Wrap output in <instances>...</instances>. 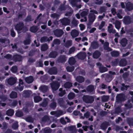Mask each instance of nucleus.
<instances>
[{"label": "nucleus", "instance_id": "nucleus-33", "mask_svg": "<svg viewBox=\"0 0 133 133\" xmlns=\"http://www.w3.org/2000/svg\"><path fill=\"white\" fill-rule=\"evenodd\" d=\"M34 101L36 103H37L42 100V98L39 96H36L34 98Z\"/></svg>", "mask_w": 133, "mask_h": 133}, {"label": "nucleus", "instance_id": "nucleus-21", "mask_svg": "<svg viewBox=\"0 0 133 133\" xmlns=\"http://www.w3.org/2000/svg\"><path fill=\"white\" fill-rule=\"evenodd\" d=\"M101 55L100 52L98 51H95L93 54V58H98Z\"/></svg>", "mask_w": 133, "mask_h": 133}, {"label": "nucleus", "instance_id": "nucleus-26", "mask_svg": "<svg viewBox=\"0 0 133 133\" xmlns=\"http://www.w3.org/2000/svg\"><path fill=\"white\" fill-rule=\"evenodd\" d=\"M44 133H51L52 131V130L49 128H45L42 129Z\"/></svg>", "mask_w": 133, "mask_h": 133}, {"label": "nucleus", "instance_id": "nucleus-32", "mask_svg": "<svg viewBox=\"0 0 133 133\" xmlns=\"http://www.w3.org/2000/svg\"><path fill=\"white\" fill-rule=\"evenodd\" d=\"M111 54L112 56L116 57L119 56V52L116 51H114L111 52Z\"/></svg>", "mask_w": 133, "mask_h": 133}, {"label": "nucleus", "instance_id": "nucleus-46", "mask_svg": "<svg viewBox=\"0 0 133 133\" xmlns=\"http://www.w3.org/2000/svg\"><path fill=\"white\" fill-rule=\"evenodd\" d=\"M37 30V28L36 26H33L30 28V31L32 32H36Z\"/></svg>", "mask_w": 133, "mask_h": 133}, {"label": "nucleus", "instance_id": "nucleus-24", "mask_svg": "<svg viewBox=\"0 0 133 133\" xmlns=\"http://www.w3.org/2000/svg\"><path fill=\"white\" fill-rule=\"evenodd\" d=\"M81 0H72L70 3L72 7L76 6V3L79 2Z\"/></svg>", "mask_w": 133, "mask_h": 133}, {"label": "nucleus", "instance_id": "nucleus-58", "mask_svg": "<svg viewBox=\"0 0 133 133\" xmlns=\"http://www.w3.org/2000/svg\"><path fill=\"white\" fill-rule=\"evenodd\" d=\"M0 98L3 101H4L7 99V98L6 96L2 95L0 96Z\"/></svg>", "mask_w": 133, "mask_h": 133}, {"label": "nucleus", "instance_id": "nucleus-45", "mask_svg": "<svg viewBox=\"0 0 133 133\" xmlns=\"http://www.w3.org/2000/svg\"><path fill=\"white\" fill-rule=\"evenodd\" d=\"M14 58H16V60L17 61H20L22 59V57L19 55H17L15 56Z\"/></svg>", "mask_w": 133, "mask_h": 133}, {"label": "nucleus", "instance_id": "nucleus-11", "mask_svg": "<svg viewBox=\"0 0 133 133\" xmlns=\"http://www.w3.org/2000/svg\"><path fill=\"white\" fill-rule=\"evenodd\" d=\"M95 89L93 85H90L87 87V90L88 91L91 93V94H94L95 93Z\"/></svg>", "mask_w": 133, "mask_h": 133}, {"label": "nucleus", "instance_id": "nucleus-14", "mask_svg": "<svg viewBox=\"0 0 133 133\" xmlns=\"http://www.w3.org/2000/svg\"><path fill=\"white\" fill-rule=\"evenodd\" d=\"M126 9L128 11H130L133 9V4L130 2L127 3L126 4Z\"/></svg>", "mask_w": 133, "mask_h": 133}, {"label": "nucleus", "instance_id": "nucleus-49", "mask_svg": "<svg viewBox=\"0 0 133 133\" xmlns=\"http://www.w3.org/2000/svg\"><path fill=\"white\" fill-rule=\"evenodd\" d=\"M26 120L29 122L32 123L33 122V119L30 117H28L26 118Z\"/></svg>", "mask_w": 133, "mask_h": 133}, {"label": "nucleus", "instance_id": "nucleus-35", "mask_svg": "<svg viewBox=\"0 0 133 133\" xmlns=\"http://www.w3.org/2000/svg\"><path fill=\"white\" fill-rule=\"evenodd\" d=\"M64 87L66 88H69L72 86V84L70 82L66 83L64 85Z\"/></svg>", "mask_w": 133, "mask_h": 133}, {"label": "nucleus", "instance_id": "nucleus-63", "mask_svg": "<svg viewBox=\"0 0 133 133\" xmlns=\"http://www.w3.org/2000/svg\"><path fill=\"white\" fill-rule=\"evenodd\" d=\"M105 24V23L103 21H102L101 22V24L100 25L99 27V29H101L104 26Z\"/></svg>", "mask_w": 133, "mask_h": 133}, {"label": "nucleus", "instance_id": "nucleus-54", "mask_svg": "<svg viewBox=\"0 0 133 133\" xmlns=\"http://www.w3.org/2000/svg\"><path fill=\"white\" fill-rule=\"evenodd\" d=\"M108 30L109 32H110L111 30L113 29V26L111 24H109V26H108Z\"/></svg>", "mask_w": 133, "mask_h": 133}, {"label": "nucleus", "instance_id": "nucleus-16", "mask_svg": "<svg viewBox=\"0 0 133 133\" xmlns=\"http://www.w3.org/2000/svg\"><path fill=\"white\" fill-rule=\"evenodd\" d=\"M25 80L26 83H30L33 82L34 79L32 76H30L25 78Z\"/></svg>", "mask_w": 133, "mask_h": 133}, {"label": "nucleus", "instance_id": "nucleus-7", "mask_svg": "<svg viewBox=\"0 0 133 133\" xmlns=\"http://www.w3.org/2000/svg\"><path fill=\"white\" fill-rule=\"evenodd\" d=\"M17 80V78L15 77H10L7 80L8 84L10 85H12L14 84Z\"/></svg>", "mask_w": 133, "mask_h": 133}, {"label": "nucleus", "instance_id": "nucleus-34", "mask_svg": "<svg viewBox=\"0 0 133 133\" xmlns=\"http://www.w3.org/2000/svg\"><path fill=\"white\" fill-rule=\"evenodd\" d=\"M48 101V99H44L43 102L40 105L43 107H46L47 105Z\"/></svg>", "mask_w": 133, "mask_h": 133}, {"label": "nucleus", "instance_id": "nucleus-4", "mask_svg": "<svg viewBox=\"0 0 133 133\" xmlns=\"http://www.w3.org/2000/svg\"><path fill=\"white\" fill-rule=\"evenodd\" d=\"M23 24L22 23H20L18 24H17L15 26V28L18 31V32H19V31L21 30L23 28L24 30V28L25 29V31H26L28 30V29L26 28H24L23 27Z\"/></svg>", "mask_w": 133, "mask_h": 133}, {"label": "nucleus", "instance_id": "nucleus-62", "mask_svg": "<svg viewBox=\"0 0 133 133\" xmlns=\"http://www.w3.org/2000/svg\"><path fill=\"white\" fill-rule=\"evenodd\" d=\"M17 68L16 66H15L13 67L11 69V71L14 73L16 72V71H17Z\"/></svg>", "mask_w": 133, "mask_h": 133}, {"label": "nucleus", "instance_id": "nucleus-17", "mask_svg": "<svg viewBox=\"0 0 133 133\" xmlns=\"http://www.w3.org/2000/svg\"><path fill=\"white\" fill-rule=\"evenodd\" d=\"M86 54L85 52L79 53L77 55L78 57L81 59H84L86 57Z\"/></svg>", "mask_w": 133, "mask_h": 133}, {"label": "nucleus", "instance_id": "nucleus-64", "mask_svg": "<svg viewBox=\"0 0 133 133\" xmlns=\"http://www.w3.org/2000/svg\"><path fill=\"white\" fill-rule=\"evenodd\" d=\"M30 40L29 39H28L24 41V43L25 45L29 44L30 43Z\"/></svg>", "mask_w": 133, "mask_h": 133}, {"label": "nucleus", "instance_id": "nucleus-60", "mask_svg": "<svg viewBox=\"0 0 133 133\" xmlns=\"http://www.w3.org/2000/svg\"><path fill=\"white\" fill-rule=\"evenodd\" d=\"M59 16L58 15L56 14H54L51 15V16L54 18H57Z\"/></svg>", "mask_w": 133, "mask_h": 133}, {"label": "nucleus", "instance_id": "nucleus-47", "mask_svg": "<svg viewBox=\"0 0 133 133\" xmlns=\"http://www.w3.org/2000/svg\"><path fill=\"white\" fill-rule=\"evenodd\" d=\"M66 69L67 71L71 72L73 71L74 68L73 66H68L66 67Z\"/></svg>", "mask_w": 133, "mask_h": 133}, {"label": "nucleus", "instance_id": "nucleus-42", "mask_svg": "<svg viewBox=\"0 0 133 133\" xmlns=\"http://www.w3.org/2000/svg\"><path fill=\"white\" fill-rule=\"evenodd\" d=\"M58 104L60 106H63L64 104L63 99L62 98H60L58 100Z\"/></svg>", "mask_w": 133, "mask_h": 133}, {"label": "nucleus", "instance_id": "nucleus-6", "mask_svg": "<svg viewBox=\"0 0 133 133\" xmlns=\"http://www.w3.org/2000/svg\"><path fill=\"white\" fill-rule=\"evenodd\" d=\"M60 21L62 24L64 25H69L70 23V19L66 18L61 19Z\"/></svg>", "mask_w": 133, "mask_h": 133}, {"label": "nucleus", "instance_id": "nucleus-3", "mask_svg": "<svg viewBox=\"0 0 133 133\" xmlns=\"http://www.w3.org/2000/svg\"><path fill=\"white\" fill-rule=\"evenodd\" d=\"M54 35L57 37H60L64 33L63 31L61 29H57L54 31Z\"/></svg>", "mask_w": 133, "mask_h": 133}, {"label": "nucleus", "instance_id": "nucleus-55", "mask_svg": "<svg viewBox=\"0 0 133 133\" xmlns=\"http://www.w3.org/2000/svg\"><path fill=\"white\" fill-rule=\"evenodd\" d=\"M16 115L18 117H20L23 116V114L21 111H18L16 113Z\"/></svg>", "mask_w": 133, "mask_h": 133}, {"label": "nucleus", "instance_id": "nucleus-59", "mask_svg": "<svg viewBox=\"0 0 133 133\" xmlns=\"http://www.w3.org/2000/svg\"><path fill=\"white\" fill-rule=\"evenodd\" d=\"M49 119V118L47 116H44L42 119V121L43 122H46Z\"/></svg>", "mask_w": 133, "mask_h": 133}, {"label": "nucleus", "instance_id": "nucleus-2", "mask_svg": "<svg viewBox=\"0 0 133 133\" xmlns=\"http://www.w3.org/2000/svg\"><path fill=\"white\" fill-rule=\"evenodd\" d=\"M91 13L88 15L89 20L90 22H93L94 21L96 16L94 14H97V12L94 10H91L90 11Z\"/></svg>", "mask_w": 133, "mask_h": 133}, {"label": "nucleus", "instance_id": "nucleus-38", "mask_svg": "<svg viewBox=\"0 0 133 133\" xmlns=\"http://www.w3.org/2000/svg\"><path fill=\"white\" fill-rule=\"evenodd\" d=\"M60 41L58 39H56L54 41L53 44L52 45V46H54V44L58 45L60 44Z\"/></svg>", "mask_w": 133, "mask_h": 133}, {"label": "nucleus", "instance_id": "nucleus-28", "mask_svg": "<svg viewBox=\"0 0 133 133\" xmlns=\"http://www.w3.org/2000/svg\"><path fill=\"white\" fill-rule=\"evenodd\" d=\"M14 112V111L13 110L10 109L6 111V114L8 116H12L13 115Z\"/></svg>", "mask_w": 133, "mask_h": 133}, {"label": "nucleus", "instance_id": "nucleus-15", "mask_svg": "<svg viewBox=\"0 0 133 133\" xmlns=\"http://www.w3.org/2000/svg\"><path fill=\"white\" fill-rule=\"evenodd\" d=\"M57 69L55 67H53L49 70L48 72L51 74H56L57 73Z\"/></svg>", "mask_w": 133, "mask_h": 133}, {"label": "nucleus", "instance_id": "nucleus-12", "mask_svg": "<svg viewBox=\"0 0 133 133\" xmlns=\"http://www.w3.org/2000/svg\"><path fill=\"white\" fill-rule=\"evenodd\" d=\"M70 34L71 36L72 37L75 38L78 35L79 32L76 29H73L71 30Z\"/></svg>", "mask_w": 133, "mask_h": 133}, {"label": "nucleus", "instance_id": "nucleus-44", "mask_svg": "<svg viewBox=\"0 0 133 133\" xmlns=\"http://www.w3.org/2000/svg\"><path fill=\"white\" fill-rule=\"evenodd\" d=\"M48 48L47 45H43L41 46V50L42 51H45L48 49Z\"/></svg>", "mask_w": 133, "mask_h": 133}, {"label": "nucleus", "instance_id": "nucleus-43", "mask_svg": "<svg viewBox=\"0 0 133 133\" xmlns=\"http://www.w3.org/2000/svg\"><path fill=\"white\" fill-rule=\"evenodd\" d=\"M122 87L121 88V89L122 90H127V88L129 87V86L125 85L124 84H122Z\"/></svg>", "mask_w": 133, "mask_h": 133}, {"label": "nucleus", "instance_id": "nucleus-36", "mask_svg": "<svg viewBox=\"0 0 133 133\" xmlns=\"http://www.w3.org/2000/svg\"><path fill=\"white\" fill-rule=\"evenodd\" d=\"M108 126L107 123H103L101 125L100 127L101 129L105 130L107 128Z\"/></svg>", "mask_w": 133, "mask_h": 133}, {"label": "nucleus", "instance_id": "nucleus-48", "mask_svg": "<svg viewBox=\"0 0 133 133\" xmlns=\"http://www.w3.org/2000/svg\"><path fill=\"white\" fill-rule=\"evenodd\" d=\"M18 127V122H16L13 124L12 126V128L14 129H16Z\"/></svg>", "mask_w": 133, "mask_h": 133}, {"label": "nucleus", "instance_id": "nucleus-56", "mask_svg": "<svg viewBox=\"0 0 133 133\" xmlns=\"http://www.w3.org/2000/svg\"><path fill=\"white\" fill-rule=\"evenodd\" d=\"M61 62H65L66 60V58L64 56H62L60 58Z\"/></svg>", "mask_w": 133, "mask_h": 133}, {"label": "nucleus", "instance_id": "nucleus-51", "mask_svg": "<svg viewBox=\"0 0 133 133\" xmlns=\"http://www.w3.org/2000/svg\"><path fill=\"white\" fill-rule=\"evenodd\" d=\"M112 79V78L111 76L109 75H107L106 78V80L107 82H110Z\"/></svg>", "mask_w": 133, "mask_h": 133}, {"label": "nucleus", "instance_id": "nucleus-50", "mask_svg": "<svg viewBox=\"0 0 133 133\" xmlns=\"http://www.w3.org/2000/svg\"><path fill=\"white\" fill-rule=\"evenodd\" d=\"M48 39V37H44L41 38V42H43L46 41H47Z\"/></svg>", "mask_w": 133, "mask_h": 133}, {"label": "nucleus", "instance_id": "nucleus-8", "mask_svg": "<svg viewBox=\"0 0 133 133\" xmlns=\"http://www.w3.org/2000/svg\"><path fill=\"white\" fill-rule=\"evenodd\" d=\"M64 114L63 112L61 110H59L57 111H52L50 112L51 114L54 115L57 117H58L63 114Z\"/></svg>", "mask_w": 133, "mask_h": 133}, {"label": "nucleus", "instance_id": "nucleus-9", "mask_svg": "<svg viewBox=\"0 0 133 133\" xmlns=\"http://www.w3.org/2000/svg\"><path fill=\"white\" fill-rule=\"evenodd\" d=\"M19 81L18 86L15 88V89L16 90H18L20 91H21L23 90V89L24 87L23 86V82L21 79H19Z\"/></svg>", "mask_w": 133, "mask_h": 133}, {"label": "nucleus", "instance_id": "nucleus-37", "mask_svg": "<svg viewBox=\"0 0 133 133\" xmlns=\"http://www.w3.org/2000/svg\"><path fill=\"white\" fill-rule=\"evenodd\" d=\"M72 44V42L71 41H67L65 44V46L66 47H69L71 46Z\"/></svg>", "mask_w": 133, "mask_h": 133}, {"label": "nucleus", "instance_id": "nucleus-40", "mask_svg": "<svg viewBox=\"0 0 133 133\" xmlns=\"http://www.w3.org/2000/svg\"><path fill=\"white\" fill-rule=\"evenodd\" d=\"M57 55V52H53L50 54L49 56L50 57L55 58L56 57Z\"/></svg>", "mask_w": 133, "mask_h": 133}, {"label": "nucleus", "instance_id": "nucleus-5", "mask_svg": "<svg viewBox=\"0 0 133 133\" xmlns=\"http://www.w3.org/2000/svg\"><path fill=\"white\" fill-rule=\"evenodd\" d=\"M60 84L57 82H54L51 84V87L53 91H55L57 89L59 88Z\"/></svg>", "mask_w": 133, "mask_h": 133}, {"label": "nucleus", "instance_id": "nucleus-41", "mask_svg": "<svg viewBox=\"0 0 133 133\" xmlns=\"http://www.w3.org/2000/svg\"><path fill=\"white\" fill-rule=\"evenodd\" d=\"M109 98V96H103L102 97V100L104 102L107 101L108 100Z\"/></svg>", "mask_w": 133, "mask_h": 133}, {"label": "nucleus", "instance_id": "nucleus-18", "mask_svg": "<svg viewBox=\"0 0 133 133\" xmlns=\"http://www.w3.org/2000/svg\"><path fill=\"white\" fill-rule=\"evenodd\" d=\"M123 22L126 24H129L131 22L130 17L129 16H126L124 17Z\"/></svg>", "mask_w": 133, "mask_h": 133}, {"label": "nucleus", "instance_id": "nucleus-31", "mask_svg": "<svg viewBox=\"0 0 133 133\" xmlns=\"http://www.w3.org/2000/svg\"><path fill=\"white\" fill-rule=\"evenodd\" d=\"M10 97L11 98H15L17 97V93L14 91H12L10 94Z\"/></svg>", "mask_w": 133, "mask_h": 133}, {"label": "nucleus", "instance_id": "nucleus-27", "mask_svg": "<svg viewBox=\"0 0 133 133\" xmlns=\"http://www.w3.org/2000/svg\"><path fill=\"white\" fill-rule=\"evenodd\" d=\"M68 62L70 65L74 64L76 62L75 59L73 57L70 58L69 59Z\"/></svg>", "mask_w": 133, "mask_h": 133}, {"label": "nucleus", "instance_id": "nucleus-53", "mask_svg": "<svg viewBox=\"0 0 133 133\" xmlns=\"http://www.w3.org/2000/svg\"><path fill=\"white\" fill-rule=\"evenodd\" d=\"M75 50V48L74 47H73L70 48L69 50L68 54H70L73 52Z\"/></svg>", "mask_w": 133, "mask_h": 133}, {"label": "nucleus", "instance_id": "nucleus-1", "mask_svg": "<svg viewBox=\"0 0 133 133\" xmlns=\"http://www.w3.org/2000/svg\"><path fill=\"white\" fill-rule=\"evenodd\" d=\"M82 98L83 101L87 104H91L94 101V96L88 95L84 96Z\"/></svg>", "mask_w": 133, "mask_h": 133}, {"label": "nucleus", "instance_id": "nucleus-57", "mask_svg": "<svg viewBox=\"0 0 133 133\" xmlns=\"http://www.w3.org/2000/svg\"><path fill=\"white\" fill-rule=\"evenodd\" d=\"M87 14L88 12L87 11H84L81 14V15L82 17H83L87 15Z\"/></svg>", "mask_w": 133, "mask_h": 133}, {"label": "nucleus", "instance_id": "nucleus-23", "mask_svg": "<svg viewBox=\"0 0 133 133\" xmlns=\"http://www.w3.org/2000/svg\"><path fill=\"white\" fill-rule=\"evenodd\" d=\"M120 43L122 46L124 47L127 43V40L125 38H123L121 40Z\"/></svg>", "mask_w": 133, "mask_h": 133}, {"label": "nucleus", "instance_id": "nucleus-29", "mask_svg": "<svg viewBox=\"0 0 133 133\" xmlns=\"http://www.w3.org/2000/svg\"><path fill=\"white\" fill-rule=\"evenodd\" d=\"M76 80L79 83H82L84 81V78L82 77L79 76L76 78Z\"/></svg>", "mask_w": 133, "mask_h": 133}, {"label": "nucleus", "instance_id": "nucleus-25", "mask_svg": "<svg viewBox=\"0 0 133 133\" xmlns=\"http://www.w3.org/2000/svg\"><path fill=\"white\" fill-rule=\"evenodd\" d=\"M127 64V62L125 59L121 60L119 63L120 66H124L126 65Z\"/></svg>", "mask_w": 133, "mask_h": 133}, {"label": "nucleus", "instance_id": "nucleus-10", "mask_svg": "<svg viewBox=\"0 0 133 133\" xmlns=\"http://www.w3.org/2000/svg\"><path fill=\"white\" fill-rule=\"evenodd\" d=\"M96 65L99 67V70L102 73L107 71V69L105 67L102 66L100 63H96Z\"/></svg>", "mask_w": 133, "mask_h": 133}, {"label": "nucleus", "instance_id": "nucleus-61", "mask_svg": "<svg viewBox=\"0 0 133 133\" xmlns=\"http://www.w3.org/2000/svg\"><path fill=\"white\" fill-rule=\"evenodd\" d=\"M56 106V103L53 102L50 105V107L52 108H54Z\"/></svg>", "mask_w": 133, "mask_h": 133}, {"label": "nucleus", "instance_id": "nucleus-22", "mask_svg": "<svg viewBox=\"0 0 133 133\" xmlns=\"http://www.w3.org/2000/svg\"><path fill=\"white\" fill-rule=\"evenodd\" d=\"M98 46L97 42L96 41H94L92 42L91 44V47L94 49H96Z\"/></svg>", "mask_w": 133, "mask_h": 133}, {"label": "nucleus", "instance_id": "nucleus-52", "mask_svg": "<svg viewBox=\"0 0 133 133\" xmlns=\"http://www.w3.org/2000/svg\"><path fill=\"white\" fill-rule=\"evenodd\" d=\"M130 101H129L128 103L125 104V106L127 108H130L132 107L131 104L129 103Z\"/></svg>", "mask_w": 133, "mask_h": 133}, {"label": "nucleus", "instance_id": "nucleus-19", "mask_svg": "<svg viewBox=\"0 0 133 133\" xmlns=\"http://www.w3.org/2000/svg\"><path fill=\"white\" fill-rule=\"evenodd\" d=\"M109 43L107 42H105L104 44V47L105 49L108 51H111L112 49L109 47Z\"/></svg>", "mask_w": 133, "mask_h": 133}, {"label": "nucleus", "instance_id": "nucleus-20", "mask_svg": "<svg viewBox=\"0 0 133 133\" xmlns=\"http://www.w3.org/2000/svg\"><path fill=\"white\" fill-rule=\"evenodd\" d=\"M48 87L44 85H42L39 88V89L40 91L44 92L48 90Z\"/></svg>", "mask_w": 133, "mask_h": 133}, {"label": "nucleus", "instance_id": "nucleus-13", "mask_svg": "<svg viewBox=\"0 0 133 133\" xmlns=\"http://www.w3.org/2000/svg\"><path fill=\"white\" fill-rule=\"evenodd\" d=\"M114 19L112 18L111 19V22L113 24H115V28L118 30H119L121 27V22L119 21L116 20L115 22H113V21H114Z\"/></svg>", "mask_w": 133, "mask_h": 133}, {"label": "nucleus", "instance_id": "nucleus-39", "mask_svg": "<svg viewBox=\"0 0 133 133\" xmlns=\"http://www.w3.org/2000/svg\"><path fill=\"white\" fill-rule=\"evenodd\" d=\"M8 126V124L6 122H4L2 123V127L1 128L2 129H5L7 128Z\"/></svg>", "mask_w": 133, "mask_h": 133}, {"label": "nucleus", "instance_id": "nucleus-30", "mask_svg": "<svg viewBox=\"0 0 133 133\" xmlns=\"http://www.w3.org/2000/svg\"><path fill=\"white\" fill-rule=\"evenodd\" d=\"M75 96V94L73 92H70L68 96L69 99H72L74 98Z\"/></svg>", "mask_w": 133, "mask_h": 133}]
</instances>
